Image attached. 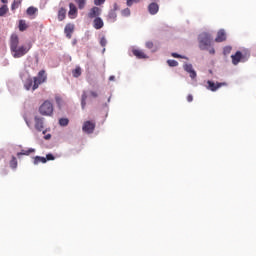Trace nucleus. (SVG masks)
Listing matches in <instances>:
<instances>
[{
	"mask_svg": "<svg viewBox=\"0 0 256 256\" xmlns=\"http://www.w3.org/2000/svg\"><path fill=\"white\" fill-rule=\"evenodd\" d=\"M10 51L14 59H20L31 51V44L19 46V35L14 33L10 36Z\"/></svg>",
	"mask_w": 256,
	"mask_h": 256,
	"instance_id": "nucleus-1",
	"label": "nucleus"
},
{
	"mask_svg": "<svg viewBox=\"0 0 256 256\" xmlns=\"http://www.w3.org/2000/svg\"><path fill=\"white\" fill-rule=\"evenodd\" d=\"M199 49L207 51L211 47V34L203 32L198 36Z\"/></svg>",
	"mask_w": 256,
	"mask_h": 256,
	"instance_id": "nucleus-2",
	"label": "nucleus"
},
{
	"mask_svg": "<svg viewBox=\"0 0 256 256\" xmlns=\"http://www.w3.org/2000/svg\"><path fill=\"white\" fill-rule=\"evenodd\" d=\"M249 57L251 54L247 51H237L234 55L231 56L233 65H239V63H245V61H249Z\"/></svg>",
	"mask_w": 256,
	"mask_h": 256,
	"instance_id": "nucleus-3",
	"label": "nucleus"
},
{
	"mask_svg": "<svg viewBox=\"0 0 256 256\" xmlns=\"http://www.w3.org/2000/svg\"><path fill=\"white\" fill-rule=\"evenodd\" d=\"M40 115L44 117H51L53 115V103L51 101H44V103L39 107Z\"/></svg>",
	"mask_w": 256,
	"mask_h": 256,
	"instance_id": "nucleus-4",
	"label": "nucleus"
},
{
	"mask_svg": "<svg viewBox=\"0 0 256 256\" xmlns=\"http://www.w3.org/2000/svg\"><path fill=\"white\" fill-rule=\"evenodd\" d=\"M45 81H47V74H45V70H41L38 73V76L34 77L33 91H35V89H39V85H41V83H45Z\"/></svg>",
	"mask_w": 256,
	"mask_h": 256,
	"instance_id": "nucleus-5",
	"label": "nucleus"
},
{
	"mask_svg": "<svg viewBox=\"0 0 256 256\" xmlns=\"http://www.w3.org/2000/svg\"><path fill=\"white\" fill-rule=\"evenodd\" d=\"M47 161H55V156L53 154H47L46 158L41 156L34 157L33 164L39 165V163H47Z\"/></svg>",
	"mask_w": 256,
	"mask_h": 256,
	"instance_id": "nucleus-6",
	"label": "nucleus"
},
{
	"mask_svg": "<svg viewBox=\"0 0 256 256\" xmlns=\"http://www.w3.org/2000/svg\"><path fill=\"white\" fill-rule=\"evenodd\" d=\"M207 89H209V91L215 92L217 91V89H221V87H225V85H227V83L225 82H213L211 80L207 81Z\"/></svg>",
	"mask_w": 256,
	"mask_h": 256,
	"instance_id": "nucleus-7",
	"label": "nucleus"
},
{
	"mask_svg": "<svg viewBox=\"0 0 256 256\" xmlns=\"http://www.w3.org/2000/svg\"><path fill=\"white\" fill-rule=\"evenodd\" d=\"M82 131L84 133H87L88 135H91V133H93V131H95V122H93V121L84 122V124L82 126Z\"/></svg>",
	"mask_w": 256,
	"mask_h": 256,
	"instance_id": "nucleus-8",
	"label": "nucleus"
},
{
	"mask_svg": "<svg viewBox=\"0 0 256 256\" xmlns=\"http://www.w3.org/2000/svg\"><path fill=\"white\" fill-rule=\"evenodd\" d=\"M34 123H35L34 127H35L36 131L41 132V131H43V129H45L44 118L35 116Z\"/></svg>",
	"mask_w": 256,
	"mask_h": 256,
	"instance_id": "nucleus-9",
	"label": "nucleus"
},
{
	"mask_svg": "<svg viewBox=\"0 0 256 256\" xmlns=\"http://www.w3.org/2000/svg\"><path fill=\"white\" fill-rule=\"evenodd\" d=\"M223 41H227V32H225V29H220L217 32V36L215 38L216 43H223Z\"/></svg>",
	"mask_w": 256,
	"mask_h": 256,
	"instance_id": "nucleus-10",
	"label": "nucleus"
},
{
	"mask_svg": "<svg viewBox=\"0 0 256 256\" xmlns=\"http://www.w3.org/2000/svg\"><path fill=\"white\" fill-rule=\"evenodd\" d=\"M101 15V8L99 7H92L88 13L89 19H97Z\"/></svg>",
	"mask_w": 256,
	"mask_h": 256,
	"instance_id": "nucleus-11",
	"label": "nucleus"
},
{
	"mask_svg": "<svg viewBox=\"0 0 256 256\" xmlns=\"http://www.w3.org/2000/svg\"><path fill=\"white\" fill-rule=\"evenodd\" d=\"M184 71H186V73H189L191 79H195L197 77V72H195V69H193L192 64H185Z\"/></svg>",
	"mask_w": 256,
	"mask_h": 256,
	"instance_id": "nucleus-12",
	"label": "nucleus"
},
{
	"mask_svg": "<svg viewBox=\"0 0 256 256\" xmlns=\"http://www.w3.org/2000/svg\"><path fill=\"white\" fill-rule=\"evenodd\" d=\"M73 31H75V25L67 24L65 26L64 32H65L67 39H71V37L73 35Z\"/></svg>",
	"mask_w": 256,
	"mask_h": 256,
	"instance_id": "nucleus-13",
	"label": "nucleus"
},
{
	"mask_svg": "<svg viewBox=\"0 0 256 256\" xmlns=\"http://www.w3.org/2000/svg\"><path fill=\"white\" fill-rule=\"evenodd\" d=\"M132 53L137 59H149V56H147L143 50L133 49Z\"/></svg>",
	"mask_w": 256,
	"mask_h": 256,
	"instance_id": "nucleus-14",
	"label": "nucleus"
},
{
	"mask_svg": "<svg viewBox=\"0 0 256 256\" xmlns=\"http://www.w3.org/2000/svg\"><path fill=\"white\" fill-rule=\"evenodd\" d=\"M148 11L150 15H157L159 13V4L152 2L148 6Z\"/></svg>",
	"mask_w": 256,
	"mask_h": 256,
	"instance_id": "nucleus-15",
	"label": "nucleus"
},
{
	"mask_svg": "<svg viewBox=\"0 0 256 256\" xmlns=\"http://www.w3.org/2000/svg\"><path fill=\"white\" fill-rule=\"evenodd\" d=\"M69 12L68 15L70 17V19H75V17H77V6H75V4L70 3L69 4Z\"/></svg>",
	"mask_w": 256,
	"mask_h": 256,
	"instance_id": "nucleus-16",
	"label": "nucleus"
},
{
	"mask_svg": "<svg viewBox=\"0 0 256 256\" xmlns=\"http://www.w3.org/2000/svg\"><path fill=\"white\" fill-rule=\"evenodd\" d=\"M103 25H104L103 19H101L100 17H96V18L94 19V21H93V27H94V29H97V30L103 29Z\"/></svg>",
	"mask_w": 256,
	"mask_h": 256,
	"instance_id": "nucleus-17",
	"label": "nucleus"
},
{
	"mask_svg": "<svg viewBox=\"0 0 256 256\" xmlns=\"http://www.w3.org/2000/svg\"><path fill=\"white\" fill-rule=\"evenodd\" d=\"M33 85H35V80L33 81V79L29 78L26 80L24 87L27 91H29V89H31V88L33 90Z\"/></svg>",
	"mask_w": 256,
	"mask_h": 256,
	"instance_id": "nucleus-18",
	"label": "nucleus"
},
{
	"mask_svg": "<svg viewBox=\"0 0 256 256\" xmlns=\"http://www.w3.org/2000/svg\"><path fill=\"white\" fill-rule=\"evenodd\" d=\"M76 5L78 6V9L83 10L85 9L87 5V0H74Z\"/></svg>",
	"mask_w": 256,
	"mask_h": 256,
	"instance_id": "nucleus-19",
	"label": "nucleus"
},
{
	"mask_svg": "<svg viewBox=\"0 0 256 256\" xmlns=\"http://www.w3.org/2000/svg\"><path fill=\"white\" fill-rule=\"evenodd\" d=\"M85 105H87V91H83L82 97H81L82 109H85Z\"/></svg>",
	"mask_w": 256,
	"mask_h": 256,
	"instance_id": "nucleus-20",
	"label": "nucleus"
},
{
	"mask_svg": "<svg viewBox=\"0 0 256 256\" xmlns=\"http://www.w3.org/2000/svg\"><path fill=\"white\" fill-rule=\"evenodd\" d=\"M67 15V11L65 10V8H61L58 12V19L60 21H63L65 19V16Z\"/></svg>",
	"mask_w": 256,
	"mask_h": 256,
	"instance_id": "nucleus-21",
	"label": "nucleus"
},
{
	"mask_svg": "<svg viewBox=\"0 0 256 256\" xmlns=\"http://www.w3.org/2000/svg\"><path fill=\"white\" fill-rule=\"evenodd\" d=\"M31 153H35V149L29 148L28 150H22L17 154V156L19 157L21 155H31Z\"/></svg>",
	"mask_w": 256,
	"mask_h": 256,
	"instance_id": "nucleus-22",
	"label": "nucleus"
},
{
	"mask_svg": "<svg viewBox=\"0 0 256 256\" xmlns=\"http://www.w3.org/2000/svg\"><path fill=\"white\" fill-rule=\"evenodd\" d=\"M9 165L11 169H17L18 162L15 156H12V159L10 160Z\"/></svg>",
	"mask_w": 256,
	"mask_h": 256,
	"instance_id": "nucleus-23",
	"label": "nucleus"
},
{
	"mask_svg": "<svg viewBox=\"0 0 256 256\" xmlns=\"http://www.w3.org/2000/svg\"><path fill=\"white\" fill-rule=\"evenodd\" d=\"M21 3H22V0H14L11 5L12 11H15V9H19V6L21 5Z\"/></svg>",
	"mask_w": 256,
	"mask_h": 256,
	"instance_id": "nucleus-24",
	"label": "nucleus"
},
{
	"mask_svg": "<svg viewBox=\"0 0 256 256\" xmlns=\"http://www.w3.org/2000/svg\"><path fill=\"white\" fill-rule=\"evenodd\" d=\"M27 27V22L25 20L19 21V31H26Z\"/></svg>",
	"mask_w": 256,
	"mask_h": 256,
	"instance_id": "nucleus-25",
	"label": "nucleus"
},
{
	"mask_svg": "<svg viewBox=\"0 0 256 256\" xmlns=\"http://www.w3.org/2000/svg\"><path fill=\"white\" fill-rule=\"evenodd\" d=\"M38 9L36 7L30 6L29 8H27L26 13L27 15H35V13H37Z\"/></svg>",
	"mask_w": 256,
	"mask_h": 256,
	"instance_id": "nucleus-26",
	"label": "nucleus"
},
{
	"mask_svg": "<svg viewBox=\"0 0 256 256\" xmlns=\"http://www.w3.org/2000/svg\"><path fill=\"white\" fill-rule=\"evenodd\" d=\"M108 19H110V21H115V19H117V12L111 10L108 14Z\"/></svg>",
	"mask_w": 256,
	"mask_h": 256,
	"instance_id": "nucleus-27",
	"label": "nucleus"
},
{
	"mask_svg": "<svg viewBox=\"0 0 256 256\" xmlns=\"http://www.w3.org/2000/svg\"><path fill=\"white\" fill-rule=\"evenodd\" d=\"M8 11H9V8L7 7V5H3L0 8V17H3L4 15H7Z\"/></svg>",
	"mask_w": 256,
	"mask_h": 256,
	"instance_id": "nucleus-28",
	"label": "nucleus"
},
{
	"mask_svg": "<svg viewBox=\"0 0 256 256\" xmlns=\"http://www.w3.org/2000/svg\"><path fill=\"white\" fill-rule=\"evenodd\" d=\"M73 77H81V67H76L72 71Z\"/></svg>",
	"mask_w": 256,
	"mask_h": 256,
	"instance_id": "nucleus-29",
	"label": "nucleus"
},
{
	"mask_svg": "<svg viewBox=\"0 0 256 256\" xmlns=\"http://www.w3.org/2000/svg\"><path fill=\"white\" fill-rule=\"evenodd\" d=\"M59 125H61V127H67V125H69V119L67 118H61L59 120Z\"/></svg>",
	"mask_w": 256,
	"mask_h": 256,
	"instance_id": "nucleus-30",
	"label": "nucleus"
},
{
	"mask_svg": "<svg viewBox=\"0 0 256 256\" xmlns=\"http://www.w3.org/2000/svg\"><path fill=\"white\" fill-rule=\"evenodd\" d=\"M167 64L169 65V67H177L179 65V62H177L176 60H167Z\"/></svg>",
	"mask_w": 256,
	"mask_h": 256,
	"instance_id": "nucleus-31",
	"label": "nucleus"
},
{
	"mask_svg": "<svg viewBox=\"0 0 256 256\" xmlns=\"http://www.w3.org/2000/svg\"><path fill=\"white\" fill-rule=\"evenodd\" d=\"M232 49L233 48L231 46L224 47V55H229V53H231Z\"/></svg>",
	"mask_w": 256,
	"mask_h": 256,
	"instance_id": "nucleus-32",
	"label": "nucleus"
},
{
	"mask_svg": "<svg viewBox=\"0 0 256 256\" xmlns=\"http://www.w3.org/2000/svg\"><path fill=\"white\" fill-rule=\"evenodd\" d=\"M100 45L101 47H105L107 45V39L105 37L100 39Z\"/></svg>",
	"mask_w": 256,
	"mask_h": 256,
	"instance_id": "nucleus-33",
	"label": "nucleus"
},
{
	"mask_svg": "<svg viewBox=\"0 0 256 256\" xmlns=\"http://www.w3.org/2000/svg\"><path fill=\"white\" fill-rule=\"evenodd\" d=\"M139 1H141V0H127V6L131 7V5H133V3H139Z\"/></svg>",
	"mask_w": 256,
	"mask_h": 256,
	"instance_id": "nucleus-34",
	"label": "nucleus"
},
{
	"mask_svg": "<svg viewBox=\"0 0 256 256\" xmlns=\"http://www.w3.org/2000/svg\"><path fill=\"white\" fill-rule=\"evenodd\" d=\"M172 57H174L175 59H185V56H181L177 53H172Z\"/></svg>",
	"mask_w": 256,
	"mask_h": 256,
	"instance_id": "nucleus-35",
	"label": "nucleus"
},
{
	"mask_svg": "<svg viewBox=\"0 0 256 256\" xmlns=\"http://www.w3.org/2000/svg\"><path fill=\"white\" fill-rule=\"evenodd\" d=\"M90 95L91 97H93L94 99H97V97H99V94L96 91H90Z\"/></svg>",
	"mask_w": 256,
	"mask_h": 256,
	"instance_id": "nucleus-36",
	"label": "nucleus"
},
{
	"mask_svg": "<svg viewBox=\"0 0 256 256\" xmlns=\"http://www.w3.org/2000/svg\"><path fill=\"white\" fill-rule=\"evenodd\" d=\"M105 3V0H94V5H103Z\"/></svg>",
	"mask_w": 256,
	"mask_h": 256,
	"instance_id": "nucleus-37",
	"label": "nucleus"
},
{
	"mask_svg": "<svg viewBox=\"0 0 256 256\" xmlns=\"http://www.w3.org/2000/svg\"><path fill=\"white\" fill-rule=\"evenodd\" d=\"M146 47L147 49H153V42L151 41L146 42Z\"/></svg>",
	"mask_w": 256,
	"mask_h": 256,
	"instance_id": "nucleus-38",
	"label": "nucleus"
},
{
	"mask_svg": "<svg viewBox=\"0 0 256 256\" xmlns=\"http://www.w3.org/2000/svg\"><path fill=\"white\" fill-rule=\"evenodd\" d=\"M123 15H131V10H129V8H126L125 10H123Z\"/></svg>",
	"mask_w": 256,
	"mask_h": 256,
	"instance_id": "nucleus-39",
	"label": "nucleus"
},
{
	"mask_svg": "<svg viewBox=\"0 0 256 256\" xmlns=\"http://www.w3.org/2000/svg\"><path fill=\"white\" fill-rule=\"evenodd\" d=\"M187 101H188V103H191V102H193V95H188L187 96Z\"/></svg>",
	"mask_w": 256,
	"mask_h": 256,
	"instance_id": "nucleus-40",
	"label": "nucleus"
},
{
	"mask_svg": "<svg viewBox=\"0 0 256 256\" xmlns=\"http://www.w3.org/2000/svg\"><path fill=\"white\" fill-rule=\"evenodd\" d=\"M112 11H119V5H117V3H114V8Z\"/></svg>",
	"mask_w": 256,
	"mask_h": 256,
	"instance_id": "nucleus-41",
	"label": "nucleus"
},
{
	"mask_svg": "<svg viewBox=\"0 0 256 256\" xmlns=\"http://www.w3.org/2000/svg\"><path fill=\"white\" fill-rule=\"evenodd\" d=\"M209 54H210V55H215V48H211V49L209 50Z\"/></svg>",
	"mask_w": 256,
	"mask_h": 256,
	"instance_id": "nucleus-42",
	"label": "nucleus"
},
{
	"mask_svg": "<svg viewBox=\"0 0 256 256\" xmlns=\"http://www.w3.org/2000/svg\"><path fill=\"white\" fill-rule=\"evenodd\" d=\"M44 139H46V141H48V139H51V134H47L46 136H44Z\"/></svg>",
	"mask_w": 256,
	"mask_h": 256,
	"instance_id": "nucleus-43",
	"label": "nucleus"
},
{
	"mask_svg": "<svg viewBox=\"0 0 256 256\" xmlns=\"http://www.w3.org/2000/svg\"><path fill=\"white\" fill-rule=\"evenodd\" d=\"M56 103H58V105H59V103H61V98L60 97H56Z\"/></svg>",
	"mask_w": 256,
	"mask_h": 256,
	"instance_id": "nucleus-44",
	"label": "nucleus"
},
{
	"mask_svg": "<svg viewBox=\"0 0 256 256\" xmlns=\"http://www.w3.org/2000/svg\"><path fill=\"white\" fill-rule=\"evenodd\" d=\"M109 81H115V76H110Z\"/></svg>",
	"mask_w": 256,
	"mask_h": 256,
	"instance_id": "nucleus-45",
	"label": "nucleus"
},
{
	"mask_svg": "<svg viewBox=\"0 0 256 256\" xmlns=\"http://www.w3.org/2000/svg\"><path fill=\"white\" fill-rule=\"evenodd\" d=\"M25 121H26L27 127H31V123H29V121L27 119Z\"/></svg>",
	"mask_w": 256,
	"mask_h": 256,
	"instance_id": "nucleus-46",
	"label": "nucleus"
},
{
	"mask_svg": "<svg viewBox=\"0 0 256 256\" xmlns=\"http://www.w3.org/2000/svg\"><path fill=\"white\" fill-rule=\"evenodd\" d=\"M2 1V3H7V0H1Z\"/></svg>",
	"mask_w": 256,
	"mask_h": 256,
	"instance_id": "nucleus-47",
	"label": "nucleus"
}]
</instances>
